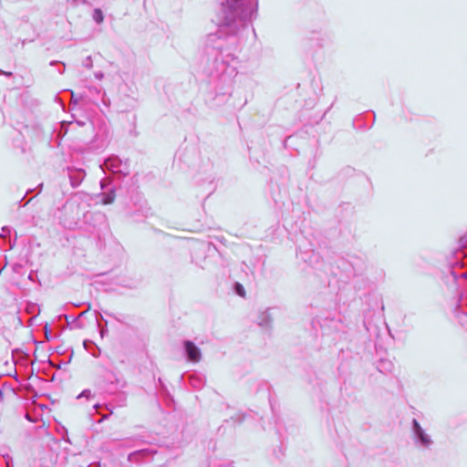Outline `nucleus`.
I'll return each mask as SVG.
<instances>
[{
	"label": "nucleus",
	"mask_w": 467,
	"mask_h": 467,
	"mask_svg": "<svg viewBox=\"0 0 467 467\" xmlns=\"http://www.w3.org/2000/svg\"><path fill=\"white\" fill-rule=\"evenodd\" d=\"M103 171L107 170L119 176H126L130 173V164L128 160H121L117 155L109 156L100 165Z\"/></svg>",
	"instance_id": "4"
},
{
	"label": "nucleus",
	"mask_w": 467,
	"mask_h": 467,
	"mask_svg": "<svg viewBox=\"0 0 467 467\" xmlns=\"http://www.w3.org/2000/svg\"><path fill=\"white\" fill-rule=\"evenodd\" d=\"M183 351L188 361L196 363L202 358L201 349L191 340H183Z\"/></svg>",
	"instance_id": "7"
},
{
	"label": "nucleus",
	"mask_w": 467,
	"mask_h": 467,
	"mask_svg": "<svg viewBox=\"0 0 467 467\" xmlns=\"http://www.w3.org/2000/svg\"><path fill=\"white\" fill-rule=\"evenodd\" d=\"M83 345H84V348L88 351H89V348L93 347L99 352V348L95 345L94 342H92L90 340H84Z\"/></svg>",
	"instance_id": "19"
},
{
	"label": "nucleus",
	"mask_w": 467,
	"mask_h": 467,
	"mask_svg": "<svg viewBox=\"0 0 467 467\" xmlns=\"http://www.w3.org/2000/svg\"><path fill=\"white\" fill-rule=\"evenodd\" d=\"M96 319H97V322H98V326H99V327L100 335H101V337H104V335L108 332V329H107V327H101V325H100V321H99V320H100V319H101V320L103 319L102 315H101L100 313H97V314H96Z\"/></svg>",
	"instance_id": "17"
},
{
	"label": "nucleus",
	"mask_w": 467,
	"mask_h": 467,
	"mask_svg": "<svg viewBox=\"0 0 467 467\" xmlns=\"http://www.w3.org/2000/svg\"><path fill=\"white\" fill-rule=\"evenodd\" d=\"M67 4H70L71 5H78L80 4H86V0H66Z\"/></svg>",
	"instance_id": "21"
},
{
	"label": "nucleus",
	"mask_w": 467,
	"mask_h": 467,
	"mask_svg": "<svg viewBox=\"0 0 467 467\" xmlns=\"http://www.w3.org/2000/svg\"><path fill=\"white\" fill-rule=\"evenodd\" d=\"M231 420L234 422V423H241L244 420V418L240 415H237L236 417H232Z\"/></svg>",
	"instance_id": "23"
},
{
	"label": "nucleus",
	"mask_w": 467,
	"mask_h": 467,
	"mask_svg": "<svg viewBox=\"0 0 467 467\" xmlns=\"http://www.w3.org/2000/svg\"><path fill=\"white\" fill-rule=\"evenodd\" d=\"M0 74L5 75L6 77H12L13 76V73L10 72V71H3V70H1Z\"/></svg>",
	"instance_id": "26"
},
{
	"label": "nucleus",
	"mask_w": 467,
	"mask_h": 467,
	"mask_svg": "<svg viewBox=\"0 0 467 467\" xmlns=\"http://www.w3.org/2000/svg\"><path fill=\"white\" fill-rule=\"evenodd\" d=\"M49 65H50V66L60 65V66H61V67H60V68H58V69H57V71H58V73H59L60 75L64 74V72H65V67H66L65 63L60 62V61H57V60H52V61H50Z\"/></svg>",
	"instance_id": "18"
},
{
	"label": "nucleus",
	"mask_w": 467,
	"mask_h": 467,
	"mask_svg": "<svg viewBox=\"0 0 467 467\" xmlns=\"http://www.w3.org/2000/svg\"><path fill=\"white\" fill-rule=\"evenodd\" d=\"M354 271H355V272H360V271H362V267H361V266H358V269H356V268L354 267Z\"/></svg>",
	"instance_id": "30"
},
{
	"label": "nucleus",
	"mask_w": 467,
	"mask_h": 467,
	"mask_svg": "<svg viewBox=\"0 0 467 467\" xmlns=\"http://www.w3.org/2000/svg\"><path fill=\"white\" fill-rule=\"evenodd\" d=\"M272 324V317L268 310L264 311L258 316V325L263 328H269Z\"/></svg>",
	"instance_id": "13"
},
{
	"label": "nucleus",
	"mask_w": 467,
	"mask_h": 467,
	"mask_svg": "<svg viewBox=\"0 0 467 467\" xmlns=\"http://www.w3.org/2000/svg\"><path fill=\"white\" fill-rule=\"evenodd\" d=\"M91 396V391L89 389H84L77 398H89Z\"/></svg>",
	"instance_id": "22"
},
{
	"label": "nucleus",
	"mask_w": 467,
	"mask_h": 467,
	"mask_svg": "<svg viewBox=\"0 0 467 467\" xmlns=\"http://www.w3.org/2000/svg\"><path fill=\"white\" fill-rule=\"evenodd\" d=\"M90 352H91L92 356H94V357L98 356V354L95 351H90Z\"/></svg>",
	"instance_id": "33"
},
{
	"label": "nucleus",
	"mask_w": 467,
	"mask_h": 467,
	"mask_svg": "<svg viewBox=\"0 0 467 467\" xmlns=\"http://www.w3.org/2000/svg\"><path fill=\"white\" fill-rule=\"evenodd\" d=\"M30 200L26 201V202L24 204L26 206L27 203H29Z\"/></svg>",
	"instance_id": "35"
},
{
	"label": "nucleus",
	"mask_w": 467,
	"mask_h": 467,
	"mask_svg": "<svg viewBox=\"0 0 467 467\" xmlns=\"http://www.w3.org/2000/svg\"><path fill=\"white\" fill-rule=\"evenodd\" d=\"M189 383L193 389H200L205 384V378L202 374L193 373L189 376Z\"/></svg>",
	"instance_id": "12"
},
{
	"label": "nucleus",
	"mask_w": 467,
	"mask_h": 467,
	"mask_svg": "<svg viewBox=\"0 0 467 467\" xmlns=\"http://www.w3.org/2000/svg\"><path fill=\"white\" fill-rule=\"evenodd\" d=\"M32 275H32V274H30V275H28V278H29V279H32Z\"/></svg>",
	"instance_id": "36"
},
{
	"label": "nucleus",
	"mask_w": 467,
	"mask_h": 467,
	"mask_svg": "<svg viewBox=\"0 0 467 467\" xmlns=\"http://www.w3.org/2000/svg\"><path fill=\"white\" fill-rule=\"evenodd\" d=\"M377 369L382 374L391 373L394 368L393 363L387 358H380L376 364Z\"/></svg>",
	"instance_id": "11"
},
{
	"label": "nucleus",
	"mask_w": 467,
	"mask_h": 467,
	"mask_svg": "<svg viewBox=\"0 0 467 467\" xmlns=\"http://www.w3.org/2000/svg\"><path fill=\"white\" fill-rule=\"evenodd\" d=\"M100 187H101V190L103 191L100 193V197H101L100 202L105 205L112 203L116 197L115 189L113 187H111L109 190H107L108 183L104 180L100 181Z\"/></svg>",
	"instance_id": "10"
},
{
	"label": "nucleus",
	"mask_w": 467,
	"mask_h": 467,
	"mask_svg": "<svg viewBox=\"0 0 467 467\" xmlns=\"http://www.w3.org/2000/svg\"><path fill=\"white\" fill-rule=\"evenodd\" d=\"M36 189H37L38 192H40L42 191V189H43V183H42V182H41V183H39V184L36 186Z\"/></svg>",
	"instance_id": "28"
},
{
	"label": "nucleus",
	"mask_w": 467,
	"mask_h": 467,
	"mask_svg": "<svg viewBox=\"0 0 467 467\" xmlns=\"http://www.w3.org/2000/svg\"><path fill=\"white\" fill-rule=\"evenodd\" d=\"M258 0L222 2L214 22L218 29L206 38V52L213 58L206 67L209 91L206 104L213 109L225 104L232 95L237 75V50L241 36L256 16Z\"/></svg>",
	"instance_id": "1"
},
{
	"label": "nucleus",
	"mask_w": 467,
	"mask_h": 467,
	"mask_svg": "<svg viewBox=\"0 0 467 467\" xmlns=\"http://www.w3.org/2000/svg\"><path fill=\"white\" fill-rule=\"evenodd\" d=\"M323 334H330L340 331L342 328V320L339 317H327L321 320H317Z\"/></svg>",
	"instance_id": "5"
},
{
	"label": "nucleus",
	"mask_w": 467,
	"mask_h": 467,
	"mask_svg": "<svg viewBox=\"0 0 467 467\" xmlns=\"http://www.w3.org/2000/svg\"><path fill=\"white\" fill-rule=\"evenodd\" d=\"M33 191H34L33 189H28V190L26 191V194H28V193H30V192H33Z\"/></svg>",
	"instance_id": "32"
},
{
	"label": "nucleus",
	"mask_w": 467,
	"mask_h": 467,
	"mask_svg": "<svg viewBox=\"0 0 467 467\" xmlns=\"http://www.w3.org/2000/svg\"><path fill=\"white\" fill-rule=\"evenodd\" d=\"M461 277L466 278L467 277V272H463L460 275Z\"/></svg>",
	"instance_id": "29"
},
{
	"label": "nucleus",
	"mask_w": 467,
	"mask_h": 467,
	"mask_svg": "<svg viewBox=\"0 0 467 467\" xmlns=\"http://www.w3.org/2000/svg\"><path fill=\"white\" fill-rule=\"evenodd\" d=\"M72 99L74 100V103H77V99L75 98V95L72 93Z\"/></svg>",
	"instance_id": "31"
},
{
	"label": "nucleus",
	"mask_w": 467,
	"mask_h": 467,
	"mask_svg": "<svg viewBox=\"0 0 467 467\" xmlns=\"http://www.w3.org/2000/svg\"><path fill=\"white\" fill-rule=\"evenodd\" d=\"M95 78L99 80L102 79L104 78V74L101 71H98L95 73Z\"/></svg>",
	"instance_id": "24"
},
{
	"label": "nucleus",
	"mask_w": 467,
	"mask_h": 467,
	"mask_svg": "<svg viewBox=\"0 0 467 467\" xmlns=\"http://www.w3.org/2000/svg\"><path fill=\"white\" fill-rule=\"evenodd\" d=\"M78 124L81 126V125H84V122L78 121Z\"/></svg>",
	"instance_id": "34"
},
{
	"label": "nucleus",
	"mask_w": 467,
	"mask_h": 467,
	"mask_svg": "<svg viewBox=\"0 0 467 467\" xmlns=\"http://www.w3.org/2000/svg\"><path fill=\"white\" fill-rule=\"evenodd\" d=\"M411 432L414 445L417 448L423 451L431 450L434 441L416 419L411 420Z\"/></svg>",
	"instance_id": "3"
},
{
	"label": "nucleus",
	"mask_w": 467,
	"mask_h": 467,
	"mask_svg": "<svg viewBox=\"0 0 467 467\" xmlns=\"http://www.w3.org/2000/svg\"><path fill=\"white\" fill-rule=\"evenodd\" d=\"M234 291L236 295L244 297L245 296V289L244 287L243 286V285H241L240 283L238 282H235L234 284Z\"/></svg>",
	"instance_id": "16"
},
{
	"label": "nucleus",
	"mask_w": 467,
	"mask_h": 467,
	"mask_svg": "<svg viewBox=\"0 0 467 467\" xmlns=\"http://www.w3.org/2000/svg\"><path fill=\"white\" fill-rule=\"evenodd\" d=\"M99 386L104 391L114 394L127 386L123 376L113 370H105L99 380Z\"/></svg>",
	"instance_id": "2"
},
{
	"label": "nucleus",
	"mask_w": 467,
	"mask_h": 467,
	"mask_svg": "<svg viewBox=\"0 0 467 467\" xmlns=\"http://www.w3.org/2000/svg\"><path fill=\"white\" fill-rule=\"evenodd\" d=\"M297 257L312 267L317 265L321 260L320 255L313 249L303 251L301 247H299V251L297 252Z\"/></svg>",
	"instance_id": "8"
},
{
	"label": "nucleus",
	"mask_w": 467,
	"mask_h": 467,
	"mask_svg": "<svg viewBox=\"0 0 467 467\" xmlns=\"http://www.w3.org/2000/svg\"><path fill=\"white\" fill-rule=\"evenodd\" d=\"M460 242L462 244L467 243V234L464 235V236H462L461 239H460Z\"/></svg>",
	"instance_id": "27"
},
{
	"label": "nucleus",
	"mask_w": 467,
	"mask_h": 467,
	"mask_svg": "<svg viewBox=\"0 0 467 467\" xmlns=\"http://www.w3.org/2000/svg\"><path fill=\"white\" fill-rule=\"evenodd\" d=\"M92 216L96 217L97 220H104L105 216L102 213H95Z\"/></svg>",
	"instance_id": "25"
},
{
	"label": "nucleus",
	"mask_w": 467,
	"mask_h": 467,
	"mask_svg": "<svg viewBox=\"0 0 467 467\" xmlns=\"http://www.w3.org/2000/svg\"><path fill=\"white\" fill-rule=\"evenodd\" d=\"M82 65H83V67H85L87 68L92 67V58H91V57L90 56L87 57L83 60Z\"/></svg>",
	"instance_id": "20"
},
{
	"label": "nucleus",
	"mask_w": 467,
	"mask_h": 467,
	"mask_svg": "<svg viewBox=\"0 0 467 467\" xmlns=\"http://www.w3.org/2000/svg\"><path fill=\"white\" fill-rule=\"evenodd\" d=\"M11 248L10 241H7L4 234H0V249L6 250Z\"/></svg>",
	"instance_id": "15"
},
{
	"label": "nucleus",
	"mask_w": 467,
	"mask_h": 467,
	"mask_svg": "<svg viewBox=\"0 0 467 467\" xmlns=\"http://www.w3.org/2000/svg\"><path fill=\"white\" fill-rule=\"evenodd\" d=\"M92 18L97 24H101L104 20L103 12L99 8L94 9Z\"/></svg>",
	"instance_id": "14"
},
{
	"label": "nucleus",
	"mask_w": 467,
	"mask_h": 467,
	"mask_svg": "<svg viewBox=\"0 0 467 467\" xmlns=\"http://www.w3.org/2000/svg\"><path fill=\"white\" fill-rule=\"evenodd\" d=\"M157 454V451L152 448H145L134 451L128 455V461L135 464H141L145 462L148 458H152Z\"/></svg>",
	"instance_id": "6"
},
{
	"label": "nucleus",
	"mask_w": 467,
	"mask_h": 467,
	"mask_svg": "<svg viewBox=\"0 0 467 467\" xmlns=\"http://www.w3.org/2000/svg\"><path fill=\"white\" fill-rule=\"evenodd\" d=\"M67 170L70 185L73 188L78 187L86 177V171L83 169L75 167H67Z\"/></svg>",
	"instance_id": "9"
}]
</instances>
